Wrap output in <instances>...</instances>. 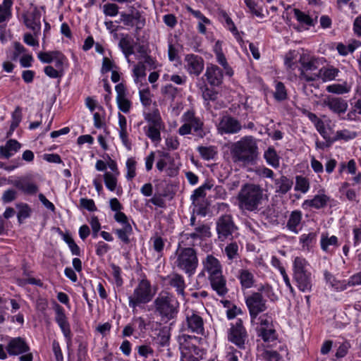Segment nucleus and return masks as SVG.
<instances>
[{
    "mask_svg": "<svg viewBox=\"0 0 361 361\" xmlns=\"http://www.w3.org/2000/svg\"><path fill=\"white\" fill-rule=\"evenodd\" d=\"M266 195L260 185L255 183L244 184L237 196L238 207L243 210H259Z\"/></svg>",
    "mask_w": 361,
    "mask_h": 361,
    "instance_id": "nucleus-1",
    "label": "nucleus"
},
{
    "mask_svg": "<svg viewBox=\"0 0 361 361\" xmlns=\"http://www.w3.org/2000/svg\"><path fill=\"white\" fill-rule=\"evenodd\" d=\"M203 270L208 274L212 289L221 297L228 293L226 280L222 274V267L219 260L212 255H207L202 261Z\"/></svg>",
    "mask_w": 361,
    "mask_h": 361,
    "instance_id": "nucleus-2",
    "label": "nucleus"
},
{
    "mask_svg": "<svg viewBox=\"0 0 361 361\" xmlns=\"http://www.w3.org/2000/svg\"><path fill=\"white\" fill-rule=\"evenodd\" d=\"M257 145L252 136H245L233 143L231 153L235 162L251 163L257 157Z\"/></svg>",
    "mask_w": 361,
    "mask_h": 361,
    "instance_id": "nucleus-3",
    "label": "nucleus"
},
{
    "mask_svg": "<svg viewBox=\"0 0 361 361\" xmlns=\"http://www.w3.org/2000/svg\"><path fill=\"white\" fill-rule=\"evenodd\" d=\"M154 312L162 319L171 320L173 319L179 309V302L169 292L161 291L153 302Z\"/></svg>",
    "mask_w": 361,
    "mask_h": 361,
    "instance_id": "nucleus-4",
    "label": "nucleus"
},
{
    "mask_svg": "<svg viewBox=\"0 0 361 361\" xmlns=\"http://www.w3.org/2000/svg\"><path fill=\"white\" fill-rule=\"evenodd\" d=\"M175 267L185 272L189 276L193 275L198 266L196 252L190 247L177 249L173 257H171Z\"/></svg>",
    "mask_w": 361,
    "mask_h": 361,
    "instance_id": "nucleus-5",
    "label": "nucleus"
},
{
    "mask_svg": "<svg viewBox=\"0 0 361 361\" xmlns=\"http://www.w3.org/2000/svg\"><path fill=\"white\" fill-rule=\"evenodd\" d=\"M257 336L267 346H272L276 343L278 334L273 324L272 317L268 314H263L256 322H252Z\"/></svg>",
    "mask_w": 361,
    "mask_h": 361,
    "instance_id": "nucleus-6",
    "label": "nucleus"
},
{
    "mask_svg": "<svg viewBox=\"0 0 361 361\" xmlns=\"http://www.w3.org/2000/svg\"><path fill=\"white\" fill-rule=\"evenodd\" d=\"M324 57H317L311 55L309 52L303 51L300 54L298 62L300 64L299 68L300 77L307 82L315 81L317 80V71L319 66L326 63Z\"/></svg>",
    "mask_w": 361,
    "mask_h": 361,
    "instance_id": "nucleus-7",
    "label": "nucleus"
},
{
    "mask_svg": "<svg viewBox=\"0 0 361 361\" xmlns=\"http://www.w3.org/2000/svg\"><path fill=\"white\" fill-rule=\"evenodd\" d=\"M308 262L302 257H296L293 264V278L297 287L302 292H310L312 286V276Z\"/></svg>",
    "mask_w": 361,
    "mask_h": 361,
    "instance_id": "nucleus-8",
    "label": "nucleus"
},
{
    "mask_svg": "<svg viewBox=\"0 0 361 361\" xmlns=\"http://www.w3.org/2000/svg\"><path fill=\"white\" fill-rule=\"evenodd\" d=\"M151 283L146 278L139 281L133 292L128 296V305L133 310L137 307L147 304L154 298Z\"/></svg>",
    "mask_w": 361,
    "mask_h": 361,
    "instance_id": "nucleus-9",
    "label": "nucleus"
},
{
    "mask_svg": "<svg viewBox=\"0 0 361 361\" xmlns=\"http://www.w3.org/2000/svg\"><path fill=\"white\" fill-rule=\"evenodd\" d=\"M237 227L234 225L230 215L220 217L216 223L218 238L221 241L232 240L237 234Z\"/></svg>",
    "mask_w": 361,
    "mask_h": 361,
    "instance_id": "nucleus-10",
    "label": "nucleus"
},
{
    "mask_svg": "<svg viewBox=\"0 0 361 361\" xmlns=\"http://www.w3.org/2000/svg\"><path fill=\"white\" fill-rule=\"evenodd\" d=\"M159 158L156 167L160 172H165L170 177L176 176L178 173L179 165L169 153L158 151Z\"/></svg>",
    "mask_w": 361,
    "mask_h": 361,
    "instance_id": "nucleus-11",
    "label": "nucleus"
},
{
    "mask_svg": "<svg viewBox=\"0 0 361 361\" xmlns=\"http://www.w3.org/2000/svg\"><path fill=\"white\" fill-rule=\"evenodd\" d=\"M245 303L249 310L251 322H256L259 316L267 309L266 301L259 293H252L245 298Z\"/></svg>",
    "mask_w": 361,
    "mask_h": 361,
    "instance_id": "nucleus-12",
    "label": "nucleus"
},
{
    "mask_svg": "<svg viewBox=\"0 0 361 361\" xmlns=\"http://www.w3.org/2000/svg\"><path fill=\"white\" fill-rule=\"evenodd\" d=\"M8 183L26 195H35L39 190L37 185L27 176L10 179Z\"/></svg>",
    "mask_w": 361,
    "mask_h": 361,
    "instance_id": "nucleus-13",
    "label": "nucleus"
},
{
    "mask_svg": "<svg viewBox=\"0 0 361 361\" xmlns=\"http://www.w3.org/2000/svg\"><path fill=\"white\" fill-rule=\"evenodd\" d=\"M247 338V332L243 322L240 319L236 321L235 324L232 326L228 334V339L231 342L236 345L240 348H243L245 341Z\"/></svg>",
    "mask_w": 361,
    "mask_h": 361,
    "instance_id": "nucleus-14",
    "label": "nucleus"
},
{
    "mask_svg": "<svg viewBox=\"0 0 361 361\" xmlns=\"http://www.w3.org/2000/svg\"><path fill=\"white\" fill-rule=\"evenodd\" d=\"M56 322L59 326L63 335L66 339L68 346L71 344L72 341V333L69 322H68L67 317L64 312V310L59 305H57L56 309Z\"/></svg>",
    "mask_w": 361,
    "mask_h": 361,
    "instance_id": "nucleus-15",
    "label": "nucleus"
},
{
    "mask_svg": "<svg viewBox=\"0 0 361 361\" xmlns=\"http://www.w3.org/2000/svg\"><path fill=\"white\" fill-rule=\"evenodd\" d=\"M25 26L31 30L35 35H38L41 31V13L37 8L27 11L23 15Z\"/></svg>",
    "mask_w": 361,
    "mask_h": 361,
    "instance_id": "nucleus-16",
    "label": "nucleus"
},
{
    "mask_svg": "<svg viewBox=\"0 0 361 361\" xmlns=\"http://www.w3.org/2000/svg\"><path fill=\"white\" fill-rule=\"evenodd\" d=\"M184 66L189 74L197 76L204 69V60L200 56L187 54L184 59Z\"/></svg>",
    "mask_w": 361,
    "mask_h": 361,
    "instance_id": "nucleus-17",
    "label": "nucleus"
},
{
    "mask_svg": "<svg viewBox=\"0 0 361 361\" xmlns=\"http://www.w3.org/2000/svg\"><path fill=\"white\" fill-rule=\"evenodd\" d=\"M115 90L116 92V104L118 108L122 112L128 113L132 107V102L128 99V92L123 83L121 82L116 85Z\"/></svg>",
    "mask_w": 361,
    "mask_h": 361,
    "instance_id": "nucleus-18",
    "label": "nucleus"
},
{
    "mask_svg": "<svg viewBox=\"0 0 361 361\" xmlns=\"http://www.w3.org/2000/svg\"><path fill=\"white\" fill-rule=\"evenodd\" d=\"M200 338L195 336H189L183 334L179 336L180 348L182 354L186 355L192 353L197 354V344L200 342Z\"/></svg>",
    "mask_w": 361,
    "mask_h": 361,
    "instance_id": "nucleus-19",
    "label": "nucleus"
},
{
    "mask_svg": "<svg viewBox=\"0 0 361 361\" xmlns=\"http://www.w3.org/2000/svg\"><path fill=\"white\" fill-rule=\"evenodd\" d=\"M188 329L192 333L202 335L204 331L202 318L195 312L190 310L186 314Z\"/></svg>",
    "mask_w": 361,
    "mask_h": 361,
    "instance_id": "nucleus-20",
    "label": "nucleus"
},
{
    "mask_svg": "<svg viewBox=\"0 0 361 361\" xmlns=\"http://www.w3.org/2000/svg\"><path fill=\"white\" fill-rule=\"evenodd\" d=\"M118 128L117 130L119 138L126 149L130 151L132 149V143L129 139V130L130 128L128 126L126 116L120 112L118 113Z\"/></svg>",
    "mask_w": 361,
    "mask_h": 361,
    "instance_id": "nucleus-21",
    "label": "nucleus"
},
{
    "mask_svg": "<svg viewBox=\"0 0 361 361\" xmlns=\"http://www.w3.org/2000/svg\"><path fill=\"white\" fill-rule=\"evenodd\" d=\"M241 129L240 123L231 116H224L217 126L218 132L223 134H233Z\"/></svg>",
    "mask_w": 361,
    "mask_h": 361,
    "instance_id": "nucleus-22",
    "label": "nucleus"
},
{
    "mask_svg": "<svg viewBox=\"0 0 361 361\" xmlns=\"http://www.w3.org/2000/svg\"><path fill=\"white\" fill-rule=\"evenodd\" d=\"M329 200V197L326 195L324 192H319L312 198L303 201L301 207L304 210H310L311 209H319L324 207Z\"/></svg>",
    "mask_w": 361,
    "mask_h": 361,
    "instance_id": "nucleus-23",
    "label": "nucleus"
},
{
    "mask_svg": "<svg viewBox=\"0 0 361 361\" xmlns=\"http://www.w3.org/2000/svg\"><path fill=\"white\" fill-rule=\"evenodd\" d=\"M29 350L25 341L20 337L11 338L6 347V350L11 355H21L28 352Z\"/></svg>",
    "mask_w": 361,
    "mask_h": 361,
    "instance_id": "nucleus-24",
    "label": "nucleus"
},
{
    "mask_svg": "<svg viewBox=\"0 0 361 361\" xmlns=\"http://www.w3.org/2000/svg\"><path fill=\"white\" fill-rule=\"evenodd\" d=\"M182 121L183 122H188L189 126H190L191 130H193L197 136L203 137L204 135L202 130L203 123L200 118L195 116L192 111H188L184 113L182 116Z\"/></svg>",
    "mask_w": 361,
    "mask_h": 361,
    "instance_id": "nucleus-25",
    "label": "nucleus"
},
{
    "mask_svg": "<svg viewBox=\"0 0 361 361\" xmlns=\"http://www.w3.org/2000/svg\"><path fill=\"white\" fill-rule=\"evenodd\" d=\"M204 76L211 85L219 86L222 82L223 72L217 66L210 64L207 66Z\"/></svg>",
    "mask_w": 361,
    "mask_h": 361,
    "instance_id": "nucleus-26",
    "label": "nucleus"
},
{
    "mask_svg": "<svg viewBox=\"0 0 361 361\" xmlns=\"http://www.w3.org/2000/svg\"><path fill=\"white\" fill-rule=\"evenodd\" d=\"M125 25L133 27L134 25L143 26L145 25V19L141 16L139 12H135L131 14L124 12L120 14V21Z\"/></svg>",
    "mask_w": 361,
    "mask_h": 361,
    "instance_id": "nucleus-27",
    "label": "nucleus"
},
{
    "mask_svg": "<svg viewBox=\"0 0 361 361\" xmlns=\"http://www.w3.org/2000/svg\"><path fill=\"white\" fill-rule=\"evenodd\" d=\"M324 279L326 284L333 290L340 292L348 288L347 280H338L336 277L327 271L324 272Z\"/></svg>",
    "mask_w": 361,
    "mask_h": 361,
    "instance_id": "nucleus-28",
    "label": "nucleus"
},
{
    "mask_svg": "<svg viewBox=\"0 0 361 361\" xmlns=\"http://www.w3.org/2000/svg\"><path fill=\"white\" fill-rule=\"evenodd\" d=\"M324 103L331 111L337 114L345 113L348 109V103L341 98H328Z\"/></svg>",
    "mask_w": 361,
    "mask_h": 361,
    "instance_id": "nucleus-29",
    "label": "nucleus"
},
{
    "mask_svg": "<svg viewBox=\"0 0 361 361\" xmlns=\"http://www.w3.org/2000/svg\"><path fill=\"white\" fill-rule=\"evenodd\" d=\"M21 147V145L17 140H8L5 145L0 147V155L3 158L8 159L13 156Z\"/></svg>",
    "mask_w": 361,
    "mask_h": 361,
    "instance_id": "nucleus-30",
    "label": "nucleus"
},
{
    "mask_svg": "<svg viewBox=\"0 0 361 361\" xmlns=\"http://www.w3.org/2000/svg\"><path fill=\"white\" fill-rule=\"evenodd\" d=\"M339 70L333 66H326L321 68L317 73V79H321L324 82L334 80L338 75Z\"/></svg>",
    "mask_w": 361,
    "mask_h": 361,
    "instance_id": "nucleus-31",
    "label": "nucleus"
},
{
    "mask_svg": "<svg viewBox=\"0 0 361 361\" xmlns=\"http://www.w3.org/2000/svg\"><path fill=\"white\" fill-rule=\"evenodd\" d=\"M302 214L299 210L293 211L289 216L287 222V228L289 231L298 233L301 228L300 224L302 221Z\"/></svg>",
    "mask_w": 361,
    "mask_h": 361,
    "instance_id": "nucleus-32",
    "label": "nucleus"
},
{
    "mask_svg": "<svg viewBox=\"0 0 361 361\" xmlns=\"http://www.w3.org/2000/svg\"><path fill=\"white\" fill-rule=\"evenodd\" d=\"M321 248L326 253H332L334 248L338 247V240L335 235L330 237L328 235L322 234L320 240Z\"/></svg>",
    "mask_w": 361,
    "mask_h": 361,
    "instance_id": "nucleus-33",
    "label": "nucleus"
},
{
    "mask_svg": "<svg viewBox=\"0 0 361 361\" xmlns=\"http://www.w3.org/2000/svg\"><path fill=\"white\" fill-rule=\"evenodd\" d=\"M188 10L195 18L198 20L197 30L199 32L203 35L206 34V26L211 24V20L204 16L200 11L194 10L190 7L188 8Z\"/></svg>",
    "mask_w": 361,
    "mask_h": 361,
    "instance_id": "nucleus-34",
    "label": "nucleus"
},
{
    "mask_svg": "<svg viewBox=\"0 0 361 361\" xmlns=\"http://www.w3.org/2000/svg\"><path fill=\"white\" fill-rule=\"evenodd\" d=\"M119 47L123 53L127 61L130 62L129 57L134 53V41L133 39L126 35L123 37L119 42Z\"/></svg>",
    "mask_w": 361,
    "mask_h": 361,
    "instance_id": "nucleus-35",
    "label": "nucleus"
},
{
    "mask_svg": "<svg viewBox=\"0 0 361 361\" xmlns=\"http://www.w3.org/2000/svg\"><path fill=\"white\" fill-rule=\"evenodd\" d=\"M238 279L243 288H250L255 283L253 274L247 269H243L238 271Z\"/></svg>",
    "mask_w": 361,
    "mask_h": 361,
    "instance_id": "nucleus-36",
    "label": "nucleus"
},
{
    "mask_svg": "<svg viewBox=\"0 0 361 361\" xmlns=\"http://www.w3.org/2000/svg\"><path fill=\"white\" fill-rule=\"evenodd\" d=\"M169 284L176 288L178 295L184 298L185 283L184 279L181 275L174 274L169 276Z\"/></svg>",
    "mask_w": 361,
    "mask_h": 361,
    "instance_id": "nucleus-37",
    "label": "nucleus"
},
{
    "mask_svg": "<svg viewBox=\"0 0 361 361\" xmlns=\"http://www.w3.org/2000/svg\"><path fill=\"white\" fill-rule=\"evenodd\" d=\"M164 128V126H152L146 125L143 130L146 136L149 138L152 142L155 144H158L161 141V133L160 130Z\"/></svg>",
    "mask_w": 361,
    "mask_h": 361,
    "instance_id": "nucleus-38",
    "label": "nucleus"
},
{
    "mask_svg": "<svg viewBox=\"0 0 361 361\" xmlns=\"http://www.w3.org/2000/svg\"><path fill=\"white\" fill-rule=\"evenodd\" d=\"M133 78L135 83L137 86H143L146 78L145 66L143 63H138L134 65L133 68Z\"/></svg>",
    "mask_w": 361,
    "mask_h": 361,
    "instance_id": "nucleus-39",
    "label": "nucleus"
},
{
    "mask_svg": "<svg viewBox=\"0 0 361 361\" xmlns=\"http://www.w3.org/2000/svg\"><path fill=\"white\" fill-rule=\"evenodd\" d=\"M276 185V192L281 194L287 193L293 186V181L285 176L273 180Z\"/></svg>",
    "mask_w": 361,
    "mask_h": 361,
    "instance_id": "nucleus-40",
    "label": "nucleus"
},
{
    "mask_svg": "<svg viewBox=\"0 0 361 361\" xmlns=\"http://www.w3.org/2000/svg\"><path fill=\"white\" fill-rule=\"evenodd\" d=\"M264 158L266 160L267 164L274 169H277L279 167L280 157L278 155L274 147H269L264 152Z\"/></svg>",
    "mask_w": 361,
    "mask_h": 361,
    "instance_id": "nucleus-41",
    "label": "nucleus"
},
{
    "mask_svg": "<svg viewBox=\"0 0 361 361\" xmlns=\"http://www.w3.org/2000/svg\"><path fill=\"white\" fill-rule=\"evenodd\" d=\"M114 232L122 243L124 244H128L130 241V237L133 234V228L131 225H127L120 228L114 229Z\"/></svg>",
    "mask_w": 361,
    "mask_h": 361,
    "instance_id": "nucleus-42",
    "label": "nucleus"
},
{
    "mask_svg": "<svg viewBox=\"0 0 361 361\" xmlns=\"http://www.w3.org/2000/svg\"><path fill=\"white\" fill-rule=\"evenodd\" d=\"M137 162L135 157H128L126 161V178L128 180H132L136 176Z\"/></svg>",
    "mask_w": 361,
    "mask_h": 361,
    "instance_id": "nucleus-43",
    "label": "nucleus"
},
{
    "mask_svg": "<svg viewBox=\"0 0 361 361\" xmlns=\"http://www.w3.org/2000/svg\"><path fill=\"white\" fill-rule=\"evenodd\" d=\"M258 356H261L267 361H281L280 355L274 350L264 349L258 345Z\"/></svg>",
    "mask_w": 361,
    "mask_h": 361,
    "instance_id": "nucleus-44",
    "label": "nucleus"
},
{
    "mask_svg": "<svg viewBox=\"0 0 361 361\" xmlns=\"http://www.w3.org/2000/svg\"><path fill=\"white\" fill-rule=\"evenodd\" d=\"M310 188V183L308 178L302 176H297L295 177V183L294 190L300 192L302 194L308 192Z\"/></svg>",
    "mask_w": 361,
    "mask_h": 361,
    "instance_id": "nucleus-45",
    "label": "nucleus"
},
{
    "mask_svg": "<svg viewBox=\"0 0 361 361\" xmlns=\"http://www.w3.org/2000/svg\"><path fill=\"white\" fill-rule=\"evenodd\" d=\"M351 90V85L348 82H344L343 83H334L331 84L326 87V90L329 92L342 94L348 93Z\"/></svg>",
    "mask_w": 361,
    "mask_h": 361,
    "instance_id": "nucleus-46",
    "label": "nucleus"
},
{
    "mask_svg": "<svg viewBox=\"0 0 361 361\" xmlns=\"http://www.w3.org/2000/svg\"><path fill=\"white\" fill-rule=\"evenodd\" d=\"M357 135V133L355 131L349 130L348 129H343L337 130L332 141L343 140L348 142L349 140L355 139Z\"/></svg>",
    "mask_w": 361,
    "mask_h": 361,
    "instance_id": "nucleus-47",
    "label": "nucleus"
},
{
    "mask_svg": "<svg viewBox=\"0 0 361 361\" xmlns=\"http://www.w3.org/2000/svg\"><path fill=\"white\" fill-rule=\"evenodd\" d=\"M257 290V293H259L262 296L264 295L271 301H276L278 299V296L274 293L273 287L268 283L260 284Z\"/></svg>",
    "mask_w": 361,
    "mask_h": 361,
    "instance_id": "nucleus-48",
    "label": "nucleus"
},
{
    "mask_svg": "<svg viewBox=\"0 0 361 361\" xmlns=\"http://www.w3.org/2000/svg\"><path fill=\"white\" fill-rule=\"evenodd\" d=\"M119 175L110 173V172H104L103 178L106 188L113 192L116 190L118 183V177Z\"/></svg>",
    "mask_w": 361,
    "mask_h": 361,
    "instance_id": "nucleus-49",
    "label": "nucleus"
},
{
    "mask_svg": "<svg viewBox=\"0 0 361 361\" xmlns=\"http://www.w3.org/2000/svg\"><path fill=\"white\" fill-rule=\"evenodd\" d=\"M298 52L296 51H290L285 56L284 63L287 68L294 71L298 67Z\"/></svg>",
    "mask_w": 361,
    "mask_h": 361,
    "instance_id": "nucleus-50",
    "label": "nucleus"
},
{
    "mask_svg": "<svg viewBox=\"0 0 361 361\" xmlns=\"http://www.w3.org/2000/svg\"><path fill=\"white\" fill-rule=\"evenodd\" d=\"M294 18L302 25L307 26H312L314 25L313 20L311 17L305 12L301 11L298 8L293 9Z\"/></svg>",
    "mask_w": 361,
    "mask_h": 361,
    "instance_id": "nucleus-51",
    "label": "nucleus"
},
{
    "mask_svg": "<svg viewBox=\"0 0 361 361\" xmlns=\"http://www.w3.org/2000/svg\"><path fill=\"white\" fill-rule=\"evenodd\" d=\"M63 241L68 245L73 255L80 256V249L69 233H61Z\"/></svg>",
    "mask_w": 361,
    "mask_h": 361,
    "instance_id": "nucleus-52",
    "label": "nucleus"
},
{
    "mask_svg": "<svg viewBox=\"0 0 361 361\" xmlns=\"http://www.w3.org/2000/svg\"><path fill=\"white\" fill-rule=\"evenodd\" d=\"M346 171L350 174L353 175V180L354 184H360L361 183V173L357 172V166L356 163L354 159H350L346 165Z\"/></svg>",
    "mask_w": 361,
    "mask_h": 361,
    "instance_id": "nucleus-53",
    "label": "nucleus"
},
{
    "mask_svg": "<svg viewBox=\"0 0 361 361\" xmlns=\"http://www.w3.org/2000/svg\"><path fill=\"white\" fill-rule=\"evenodd\" d=\"M145 119L147 122V125H154L157 126H164L160 114L157 109L154 110L152 112L145 114Z\"/></svg>",
    "mask_w": 361,
    "mask_h": 361,
    "instance_id": "nucleus-54",
    "label": "nucleus"
},
{
    "mask_svg": "<svg viewBox=\"0 0 361 361\" xmlns=\"http://www.w3.org/2000/svg\"><path fill=\"white\" fill-rule=\"evenodd\" d=\"M54 58L51 63H54V67L63 73L64 68L68 65V60L66 57L60 51H56L54 54Z\"/></svg>",
    "mask_w": 361,
    "mask_h": 361,
    "instance_id": "nucleus-55",
    "label": "nucleus"
},
{
    "mask_svg": "<svg viewBox=\"0 0 361 361\" xmlns=\"http://www.w3.org/2000/svg\"><path fill=\"white\" fill-rule=\"evenodd\" d=\"M138 86L139 87V95L140 102L142 105L147 106H149L152 103V97L149 89L148 87Z\"/></svg>",
    "mask_w": 361,
    "mask_h": 361,
    "instance_id": "nucleus-56",
    "label": "nucleus"
},
{
    "mask_svg": "<svg viewBox=\"0 0 361 361\" xmlns=\"http://www.w3.org/2000/svg\"><path fill=\"white\" fill-rule=\"evenodd\" d=\"M274 97L277 101H283L287 98V92L285 85L281 82H278L275 85Z\"/></svg>",
    "mask_w": 361,
    "mask_h": 361,
    "instance_id": "nucleus-57",
    "label": "nucleus"
},
{
    "mask_svg": "<svg viewBox=\"0 0 361 361\" xmlns=\"http://www.w3.org/2000/svg\"><path fill=\"white\" fill-rule=\"evenodd\" d=\"M316 240L314 233H304L300 237V242L303 248L309 249Z\"/></svg>",
    "mask_w": 361,
    "mask_h": 361,
    "instance_id": "nucleus-58",
    "label": "nucleus"
},
{
    "mask_svg": "<svg viewBox=\"0 0 361 361\" xmlns=\"http://www.w3.org/2000/svg\"><path fill=\"white\" fill-rule=\"evenodd\" d=\"M244 2L253 15L259 18L264 17L262 7L258 6L254 0H244Z\"/></svg>",
    "mask_w": 361,
    "mask_h": 361,
    "instance_id": "nucleus-59",
    "label": "nucleus"
},
{
    "mask_svg": "<svg viewBox=\"0 0 361 361\" xmlns=\"http://www.w3.org/2000/svg\"><path fill=\"white\" fill-rule=\"evenodd\" d=\"M201 157L205 160H210L214 158L216 152L214 147H199L197 148Z\"/></svg>",
    "mask_w": 361,
    "mask_h": 361,
    "instance_id": "nucleus-60",
    "label": "nucleus"
},
{
    "mask_svg": "<svg viewBox=\"0 0 361 361\" xmlns=\"http://www.w3.org/2000/svg\"><path fill=\"white\" fill-rule=\"evenodd\" d=\"M224 252L231 261L237 259L238 256V246L236 243H229L224 250Z\"/></svg>",
    "mask_w": 361,
    "mask_h": 361,
    "instance_id": "nucleus-61",
    "label": "nucleus"
},
{
    "mask_svg": "<svg viewBox=\"0 0 361 361\" xmlns=\"http://www.w3.org/2000/svg\"><path fill=\"white\" fill-rule=\"evenodd\" d=\"M119 7L115 3L105 4L102 7L103 13L106 16L114 17L118 14Z\"/></svg>",
    "mask_w": 361,
    "mask_h": 361,
    "instance_id": "nucleus-62",
    "label": "nucleus"
},
{
    "mask_svg": "<svg viewBox=\"0 0 361 361\" xmlns=\"http://www.w3.org/2000/svg\"><path fill=\"white\" fill-rule=\"evenodd\" d=\"M254 171H255V174L260 178H269L271 180L274 179V171L271 169H270L264 166H260L256 167V169H255Z\"/></svg>",
    "mask_w": 361,
    "mask_h": 361,
    "instance_id": "nucleus-63",
    "label": "nucleus"
},
{
    "mask_svg": "<svg viewBox=\"0 0 361 361\" xmlns=\"http://www.w3.org/2000/svg\"><path fill=\"white\" fill-rule=\"evenodd\" d=\"M226 353V361H238L239 357L242 355L241 352L235 349L233 346H227Z\"/></svg>",
    "mask_w": 361,
    "mask_h": 361,
    "instance_id": "nucleus-64",
    "label": "nucleus"
}]
</instances>
